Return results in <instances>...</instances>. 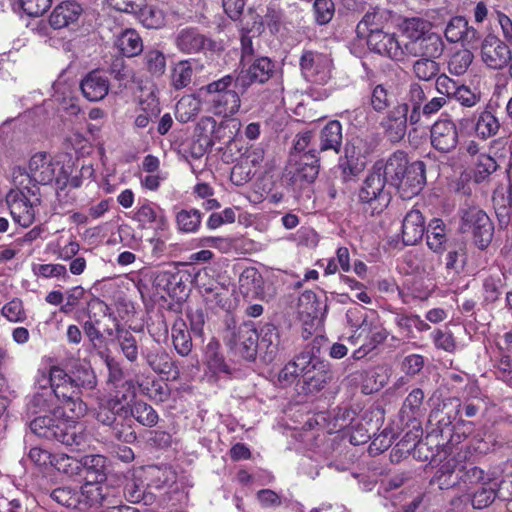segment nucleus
<instances>
[{
    "instance_id": "1",
    "label": "nucleus",
    "mask_w": 512,
    "mask_h": 512,
    "mask_svg": "<svg viewBox=\"0 0 512 512\" xmlns=\"http://www.w3.org/2000/svg\"><path fill=\"white\" fill-rule=\"evenodd\" d=\"M36 383L37 390L27 396L25 403L26 415L29 418L34 417L30 421L31 431L39 437L55 440L66 446L87 444L90 447L87 443L88 434L82 424L58 420L65 418V414L49 385L42 381V373Z\"/></svg>"
},
{
    "instance_id": "2",
    "label": "nucleus",
    "mask_w": 512,
    "mask_h": 512,
    "mask_svg": "<svg viewBox=\"0 0 512 512\" xmlns=\"http://www.w3.org/2000/svg\"><path fill=\"white\" fill-rule=\"evenodd\" d=\"M39 373H42V381L51 388L67 420L79 419L86 414L87 404L83 397L98 385L90 364L77 362L69 371L59 364H52Z\"/></svg>"
},
{
    "instance_id": "3",
    "label": "nucleus",
    "mask_w": 512,
    "mask_h": 512,
    "mask_svg": "<svg viewBox=\"0 0 512 512\" xmlns=\"http://www.w3.org/2000/svg\"><path fill=\"white\" fill-rule=\"evenodd\" d=\"M246 91L244 81L231 73L200 87L199 96L207 112L228 119L239 112Z\"/></svg>"
},
{
    "instance_id": "4",
    "label": "nucleus",
    "mask_w": 512,
    "mask_h": 512,
    "mask_svg": "<svg viewBox=\"0 0 512 512\" xmlns=\"http://www.w3.org/2000/svg\"><path fill=\"white\" fill-rule=\"evenodd\" d=\"M148 487L162 492L170 499L182 501L187 498V490L193 486L190 475L184 471L178 472L167 464L149 465L144 468Z\"/></svg>"
},
{
    "instance_id": "5",
    "label": "nucleus",
    "mask_w": 512,
    "mask_h": 512,
    "mask_svg": "<svg viewBox=\"0 0 512 512\" xmlns=\"http://www.w3.org/2000/svg\"><path fill=\"white\" fill-rule=\"evenodd\" d=\"M356 413L347 406L337 407L331 412H319L309 418L304 426L305 437L316 440L320 431L328 434H336L333 441L338 440L343 430H347Z\"/></svg>"
},
{
    "instance_id": "6",
    "label": "nucleus",
    "mask_w": 512,
    "mask_h": 512,
    "mask_svg": "<svg viewBox=\"0 0 512 512\" xmlns=\"http://www.w3.org/2000/svg\"><path fill=\"white\" fill-rule=\"evenodd\" d=\"M386 184L384 176L373 166L358 191L359 202L371 216L380 215L391 202L392 195L385 188Z\"/></svg>"
},
{
    "instance_id": "7",
    "label": "nucleus",
    "mask_w": 512,
    "mask_h": 512,
    "mask_svg": "<svg viewBox=\"0 0 512 512\" xmlns=\"http://www.w3.org/2000/svg\"><path fill=\"white\" fill-rule=\"evenodd\" d=\"M6 202L16 224L28 228L35 222L36 209L41 200L34 191L27 187L12 189L6 196Z\"/></svg>"
},
{
    "instance_id": "8",
    "label": "nucleus",
    "mask_w": 512,
    "mask_h": 512,
    "mask_svg": "<svg viewBox=\"0 0 512 512\" xmlns=\"http://www.w3.org/2000/svg\"><path fill=\"white\" fill-rule=\"evenodd\" d=\"M410 450L414 459L420 461L430 460L432 467L438 468L435 474V481L441 490L450 488L455 481L446 480V474H450L459 466L463 458L456 450Z\"/></svg>"
},
{
    "instance_id": "9",
    "label": "nucleus",
    "mask_w": 512,
    "mask_h": 512,
    "mask_svg": "<svg viewBox=\"0 0 512 512\" xmlns=\"http://www.w3.org/2000/svg\"><path fill=\"white\" fill-rule=\"evenodd\" d=\"M332 59L324 53L304 49L299 58L303 78L311 83L324 85L331 78Z\"/></svg>"
},
{
    "instance_id": "10",
    "label": "nucleus",
    "mask_w": 512,
    "mask_h": 512,
    "mask_svg": "<svg viewBox=\"0 0 512 512\" xmlns=\"http://www.w3.org/2000/svg\"><path fill=\"white\" fill-rule=\"evenodd\" d=\"M135 396L133 391L129 394L119 392L114 397L101 399L96 409V419L104 425H118V422L130 419L131 399Z\"/></svg>"
},
{
    "instance_id": "11",
    "label": "nucleus",
    "mask_w": 512,
    "mask_h": 512,
    "mask_svg": "<svg viewBox=\"0 0 512 512\" xmlns=\"http://www.w3.org/2000/svg\"><path fill=\"white\" fill-rule=\"evenodd\" d=\"M226 344L247 361H254L259 347V336L252 322H244L230 331Z\"/></svg>"
},
{
    "instance_id": "12",
    "label": "nucleus",
    "mask_w": 512,
    "mask_h": 512,
    "mask_svg": "<svg viewBox=\"0 0 512 512\" xmlns=\"http://www.w3.org/2000/svg\"><path fill=\"white\" fill-rule=\"evenodd\" d=\"M511 54L508 44L493 33H488L480 43L481 60L491 70L507 68Z\"/></svg>"
},
{
    "instance_id": "13",
    "label": "nucleus",
    "mask_w": 512,
    "mask_h": 512,
    "mask_svg": "<svg viewBox=\"0 0 512 512\" xmlns=\"http://www.w3.org/2000/svg\"><path fill=\"white\" fill-rule=\"evenodd\" d=\"M463 230L472 234L475 245L481 250L488 247L494 234V226L489 216L476 208H471L464 214Z\"/></svg>"
},
{
    "instance_id": "14",
    "label": "nucleus",
    "mask_w": 512,
    "mask_h": 512,
    "mask_svg": "<svg viewBox=\"0 0 512 512\" xmlns=\"http://www.w3.org/2000/svg\"><path fill=\"white\" fill-rule=\"evenodd\" d=\"M430 144L441 155L452 153L459 144L456 123L448 118L435 121L430 128Z\"/></svg>"
},
{
    "instance_id": "15",
    "label": "nucleus",
    "mask_w": 512,
    "mask_h": 512,
    "mask_svg": "<svg viewBox=\"0 0 512 512\" xmlns=\"http://www.w3.org/2000/svg\"><path fill=\"white\" fill-rule=\"evenodd\" d=\"M309 354L311 359L305 365L302 388L305 393H315L323 390L333 380L334 373L329 362Z\"/></svg>"
},
{
    "instance_id": "16",
    "label": "nucleus",
    "mask_w": 512,
    "mask_h": 512,
    "mask_svg": "<svg viewBox=\"0 0 512 512\" xmlns=\"http://www.w3.org/2000/svg\"><path fill=\"white\" fill-rule=\"evenodd\" d=\"M133 220L139 228H151L156 235H166L169 221L165 211L157 204L145 200L136 208Z\"/></svg>"
},
{
    "instance_id": "17",
    "label": "nucleus",
    "mask_w": 512,
    "mask_h": 512,
    "mask_svg": "<svg viewBox=\"0 0 512 512\" xmlns=\"http://www.w3.org/2000/svg\"><path fill=\"white\" fill-rule=\"evenodd\" d=\"M409 104L398 103L391 110L387 111L379 125L383 130L384 136L391 143L400 142L406 135L407 122L409 121Z\"/></svg>"
},
{
    "instance_id": "18",
    "label": "nucleus",
    "mask_w": 512,
    "mask_h": 512,
    "mask_svg": "<svg viewBox=\"0 0 512 512\" xmlns=\"http://www.w3.org/2000/svg\"><path fill=\"white\" fill-rule=\"evenodd\" d=\"M317 150H308L305 154L292 156L290 173L293 182L313 183L320 171V157Z\"/></svg>"
},
{
    "instance_id": "19",
    "label": "nucleus",
    "mask_w": 512,
    "mask_h": 512,
    "mask_svg": "<svg viewBox=\"0 0 512 512\" xmlns=\"http://www.w3.org/2000/svg\"><path fill=\"white\" fill-rule=\"evenodd\" d=\"M445 38L450 43H462L471 48L475 47L481 38L480 32L469 25L464 16L452 17L444 30Z\"/></svg>"
},
{
    "instance_id": "20",
    "label": "nucleus",
    "mask_w": 512,
    "mask_h": 512,
    "mask_svg": "<svg viewBox=\"0 0 512 512\" xmlns=\"http://www.w3.org/2000/svg\"><path fill=\"white\" fill-rule=\"evenodd\" d=\"M388 335V331L383 326L372 321H368L367 317H365L357 329L354 330L353 334L348 338V341L352 345L362 343L366 348L373 351L387 340Z\"/></svg>"
},
{
    "instance_id": "21",
    "label": "nucleus",
    "mask_w": 512,
    "mask_h": 512,
    "mask_svg": "<svg viewBox=\"0 0 512 512\" xmlns=\"http://www.w3.org/2000/svg\"><path fill=\"white\" fill-rule=\"evenodd\" d=\"M408 154L403 150L393 152L386 160H378L374 167L380 172L391 186L401 184L409 165Z\"/></svg>"
},
{
    "instance_id": "22",
    "label": "nucleus",
    "mask_w": 512,
    "mask_h": 512,
    "mask_svg": "<svg viewBox=\"0 0 512 512\" xmlns=\"http://www.w3.org/2000/svg\"><path fill=\"white\" fill-rule=\"evenodd\" d=\"M141 356L149 368L156 374L170 375L174 372V378L179 375L176 362L172 359L170 354L158 344L142 346Z\"/></svg>"
},
{
    "instance_id": "23",
    "label": "nucleus",
    "mask_w": 512,
    "mask_h": 512,
    "mask_svg": "<svg viewBox=\"0 0 512 512\" xmlns=\"http://www.w3.org/2000/svg\"><path fill=\"white\" fill-rule=\"evenodd\" d=\"M367 45L371 51L395 61H400L404 57V49L396 35L383 30L368 34Z\"/></svg>"
},
{
    "instance_id": "24",
    "label": "nucleus",
    "mask_w": 512,
    "mask_h": 512,
    "mask_svg": "<svg viewBox=\"0 0 512 512\" xmlns=\"http://www.w3.org/2000/svg\"><path fill=\"white\" fill-rule=\"evenodd\" d=\"M275 73V63L269 57L260 56L255 58L247 69H242L236 73V77L244 81L245 88L254 84L266 83Z\"/></svg>"
},
{
    "instance_id": "25",
    "label": "nucleus",
    "mask_w": 512,
    "mask_h": 512,
    "mask_svg": "<svg viewBox=\"0 0 512 512\" xmlns=\"http://www.w3.org/2000/svg\"><path fill=\"white\" fill-rule=\"evenodd\" d=\"M58 162L47 152H37L28 162L29 177L36 183L47 185L55 179Z\"/></svg>"
},
{
    "instance_id": "26",
    "label": "nucleus",
    "mask_w": 512,
    "mask_h": 512,
    "mask_svg": "<svg viewBox=\"0 0 512 512\" xmlns=\"http://www.w3.org/2000/svg\"><path fill=\"white\" fill-rule=\"evenodd\" d=\"M426 183V169L422 161H415L408 165L400 185L395 188L403 198L410 199L420 193Z\"/></svg>"
},
{
    "instance_id": "27",
    "label": "nucleus",
    "mask_w": 512,
    "mask_h": 512,
    "mask_svg": "<svg viewBox=\"0 0 512 512\" xmlns=\"http://www.w3.org/2000/svg\"><path fill=\"white\" fill-rule=\"evenodd\" d=\"M424 399V391L419 387L413 388L405 397L400 407L398 413L400 421L406 423V425L421 422L427 411Z\"/></svg>"
},
{
    "instance_id": "28",
    "label": "nucleus",
    "mask_w": 512,
    "mask_h": 512,
    "mask_svg": "<svg viewBox=\"0 0 512 512\" xmlns=\"http://www.w3.org/2000/svg\"><path fill=\"white\" fill-rule=\"evenodd\" d=\"M444 42L440 34L428 32L421 39L405 44V49L414 56L436 59L444 51Z\"/></svg>"
},
{
    "instance_id": "29",
    "label": "nucleus",
    "mask_w": 512,
    "mask_h": 512,
    "mask_svg": "<svg viewBox=\"0 0 512 512\" xmlns=\"http://www.w3.org/2000/svg\"><path fill=\"white\" fill-rule=\"evenodd\" d=\"M83 7L76 1L65 0L59 3L49 16L53 29H62L78 22L83 14Z\"/></svg>"
},
{
    "instance_id": "30",
    "label": "nucleus",
    "mask_w": 512,
    "mask_h": 512,
    "mask_svg": "<svg viewBox=\"0 0 512 512\" xmlns=\"http://www.w3.org/2000/svg\"><path fill=\"white\" fill-rule=\"evenodd\" d=\"M177 48L187 54L200 53L211 49L213 41L201 34L196 28L182 29L176 37Z\"/></svg>"
},
{
    "instance_id": "31",
    "label": "nucleus",
    "mask_w": 512,
    "mask_h": 512,
    "mask_svg": "<svg viewBox=\"0 0 512 512\" xmlns=\"http://www.w3.org/2000/svg\"><path fill=\"white\" fill-rule=\"evenodd\" d=\"M425 220L422 213L412 209L402 221V241L404 245H415L420 242L426 232Z\"/></svg>"
},
{
    "instance_id": "32",
    "label": "nucleus",
    "mask_w": 512,
    "mask_h": 512,
    "mask_svg": "<svg viewBox=\"0 0 512 512\" xmlns=\"http://www.w3.org/2000/svg\"><path fill=\"white\" fill-rule=\"evenodd\" d=\"M80 88L86 99L97 102L108 94L109 80L99 70H93L81 81Z\"/></svg>"
},
{
    "instance_id": "33",
    "label": "nucleus",
    "mask_w": 512,
    "mask_h": 512,
    "mask_svg": "<svg viewBox=\"0 0 512 512\" xmlns=\"http://www.w3.org/2000/svg\"><path fill=\"white\" fill-rule=\"evenodd\" d=\"M343 143L342 124L338 120L328 121L319 132L318 152L333 151L339 154Z\"/></svg>"
},
{
    "instance_id": "34",
    "label": "nucleus",
    "mask_w": 512,
    "mask_h": 512,
    "mask_svg": "<svg viewBox=\"0 0 512 512\" xmlns=\"http://www.w3.org/2000/svg\"><path fill=\"white\" fill-rule=\"evenodd\" d=\"M490 360L495 378L512 388V356L509 352L500 343H496Z\"/></svg>"
},
{
    "instance_id": "35",
    "label": "nucleus",
    "mask_w": 512,
    "mask_h": 512,
    "mask_svg": "<svg viewBox=\"0 0 512 512\" xmlns=\"http://www.w3.org/2000/svg\"><path fill=\"white\" fill-rule=\"evenodd\" d=\"M113 319L116 321L115 339L122 355L128 362L136 363L141 354V348L136 337L129 329L123 327L115 317Z\"/></svg>"
},
{
    "instance_id": "36",
    "label": "nucleus",
    "mask_w": 512,
    "mask_h": 512,
    "mask_svg": "<svg viewBox=\"0 0 512 512\" xmlns=\"http://www.w3.org/2000/svg\"><path fill=\"white\" fill-rule=\"evenodd\" d=\"M191 333L185 320L177 317L171 327V339L174 350L181 357H187L192 352L193 341Z\"/></svg>"
},
{
    "instance_id": "37",
    "label": "nucleus",
    "mask_w": 512,
    "mask_h": 512,
    "mask_svg": "<svg viewBox=\"0 0 512 512\" xmlns=\"http://www.w3.org/2000/svg\"><path fill=\"white\" fill-rule=\"evenodd\" d=\"M426 243L434 253L442 254L447 250L448 237L443 220L434 218L429 222L426 229Z\"/></svg>"
},
{
    "instance_id": "38",
    "label": "nucleus",
    "mask_w": 512,
    "mask_h": 512,
    "mask_svg": "<svg viewBox=\"0 0 512 512\" xmlns=\"http://www.w3.org/2000/svg\"><path fill=\"white\" fill-rule=\"evenodd\" d=\"M455 453H460V455L463 457L461 459V462L459 466L450 474H446V480L448 481H455V483L451 486L453 487L458 483L459 480H461L465 485H473V484H481L484 480V472L482 469L471 466L467 468L466 466H463L462 463L466 459V450H456Z\"/></svg>"
},
{
    "instance_id": "39",
    "label": "nucleus",
    "mask_w": 512,
    "mask_h": 512,
    "mask_svg": "<svg viewBox=\"0 0 512 512\" xmlns=\"http://www.w3.org/2000/svg\"><path fill=\"white\" fill-rule=\"evenodd\" d=\"M326 311V300L318 297L315 292L306 290L299 296V317L325 316Z\"/></svg>"
},
{
    "instance_id": "40",
    "label": "nucleus",
    "mask_w": 512,
    "mask_h": 512,
    "mask_svg": "<svg viewBox=\"0 0 512 512\" xmlns=\"http://www.w3.org/2000/svg\"><path fill=\"white\" fill-rule=\"evenodd\" d=\"M115 47L125 57H134L143 51V41L134 29L123 30L115 39Z\"/></svg>"
},
{
    "instance_id": "41",
    "label": "nucleus",
    "mask_w": 512,
    "mask_h": 512,
    "mask_svg": "<svg viewBox=\"0 0 512 512\" xmlns=\"http://www.w3.org/2000/svg\"><path fill=\"white\" fill-rule=\"evenodd\" d=\"M499 129L500 121L495 114L493 106L489 104L479 113L476 119L475 133L479 138L486 140L495 136Z\"/></svg>"
},
{
    "instance_id": "42",
    "label": "nucleus",
    "mask_w": 512,
    "mask_h": 512,
    "mask_svg": "<svg viewBox=\"0 0 512 512\" xmlns=\"http://www.w3.org/2000/svg\"><path fill=\"white\" fill-rule=\"evenodd\" d=\"M309 352L302 351L289 361L279 372L278 381L283 386L291 385L298 376L303 378L305 365L310 361Z\"/></svg>"
},
{
    "instance_id": "43",
    "label": "nucleus",
    "mask_w": 512,
    "mask_h": 512,
    "mask_svg": "<svg viewBox=\"0 0 512 512\" xmlns=\"http://www.w3.org/2000/svg\"><path fill=\"white\" fill-rule=\"evenodd\" d=\"M204 356L211 372L214 374H231V369L221 352V345L215 338H212L206 345Z\"/></svg>"
},
{
    "instance_id": "44",
    "label": "nucleus",
    "mask_w": 512,
    "mask_h": 512,
    "mask_svg": "<svg viewBox=\"0 0 512 512\" xmlns=\"http://www.w3.org/2000/svg\"><path fill=\"white\" fill-rule=\"evenodd\" d=\"M202 105L203 101L199 94L197 96L194 94L182 96L176 104V119L181 123L194 120L198 116Z\"/></svg>"
},
{
    "instance_id": "45",
    "label": "nucleus",
    "mask_w": 512,
    "mask_h": 512,
    "mask_svg": "<svg viewBox=\"0 0 512 512\" xmlns=\"http://www.w3.org/2000/svg\"><path fill=\"white\" fill-rule=\"evenodd\" d=\"M264 279L255 267L245 268L239 276V287L244 296L256 297L263 293Z\"/></svg>"
},
{
    "instance_id": "46",
    "label": "nucleus",
    "mask_w": 512,
    "mask_h": 512,
    "mask_svg": "<svg viewBox=\"0 0 512 512\" xmlns=\"http://www.w3.org/2000/svg\"><path fill=\"white\" fill-rule=\"evenodd\" d=\"M259 347L265 349V357L272 361L279 350L280 333L278 328L272 323H265L258 333Z\"/></svg>"
},
{
    "instance_id": "47",
    "label": "nucleus",
    "mask_w": 512,
    "mask_h": 512,
    "mask_svg": "<svg viewBox=\"0 0 512 512\" xmlns=\"http://www.w3.org/2000/svg\"><path fill=\"white\" fill-rule=\"evenodd\" d=\"M82 472L85 480L89 477L94 482H103L106 478L107 460L100 454L87 455L81 458Z\"/></svg>"
},
{
    "instance_id": "48",
    "label": "nucleus",
    "mask_w": 512,
    "mask_h": 512,
    "mask_svg": "<svg viewBox=\"0 0 512 512\" xmlns=\"http://www.w3.org/2000/svg\"><path fill=\"white\" fill-rule=\"evenodd\" d=\"M506 277L500 270L491 271L483 280V292L486 302L494 303L502 295Z\"/></svg>"
},
{
    "instance_id": "49",
    "label": "nucleus",
    "mask_w": 512,
    "mask_h": 512,
    "mask_svg": "<svg viewBox=\"0 0 512 512\" xmlns=\"http://www.w3.org/2000/svg\"><path fill=\"white\" fill-rule=\"evenodd\" d=\"M473 60L474 54L470 49H457L449 56L447 69L454 76H462L467 72Z\"/></svg>"
},
{
    "instance_id": "50",
    "label": "nucleus",
    "mask_w": 512,
    "mask_h": 512,
    "mask_svg": "<svg viewBox=\"0 0 512 512\" xmlns=\"http://www.w3.org/2000/svg\"><path fill=\"white\" fill-rule=\"evenodd\" d=\"M393 103V93L383 84L373 85L370 88L369 105L371 109L383 114L387 112Z\"/></svg>"
},
{
    "instance_id": "51",
    "label": "nucleus",
    "mask_w": 512,
    "mask_h": 512,
    "mask_svg": "<svg viewBox=\"0 0 512 512\" xmlns=\"http://www.w3.org/2000/svg\"><path fill=\"white\" fill-rule=\"evenodd\" d=\"M252 26L255 28V33L260 35L264 26L266 25L272 34L279 32L282 25V13L279 10L268 7L266 14L261 17L258 14L252 15Z\"/></svg>"
},
{
    "instance_id": "52",
    "label": "nucleus",
    "mask_w": 512,
    "mask_h": 512,
    "mask_svg": "<svg viewBox=\"0 0 512 512\" xmlns=\"http://www.w3.org/2000/svg\"><path fill=\"white\" fill-rule=\"evenodd\" d=\"M259 35L255 33V28L250 25L249 22H242L241 29V63L251 62L252 58L256 55L259 46V40L257 45L254 43V39L258 38Z\"/></svg>"
},
{
    "instance_id": "53",
    "label": "nucleus",
    "mask_w": 512,
    "mask_h": 512,
    "mask_svg": "<svg viewBox=\"0 0 512 512\" xmlns=\"http://www.w3.org/2000/svg\"><path fill=\"white\" fill-rule=\"evenodd\" d=\"M177 229L182 233H195L202 222V213L195 208L181 209L175 216Z\"/></svg>"
},
{
    "instance_id": "54",
    "label": "nucleus",
    "mask_w": 512,
    "mask_h": 512,
    "mask_svg": "<svg viewBox=\"0 0 512 512\" xmlns=\"http://www.w3.org/2000/svg\"><path fill=\"white\" fill-rule=\"evenodd\" d=\"M497 479L483 481L472 495V505L475 509H483L489 506L495 498Z\"/></svg>"
},
{
    "instance_id": "55",
    "label": "nucleus",
    "mask_w": 512,
    "mask_h": 512,
    "mask_svg": "<svg viewBox=\"0 0 512 512\" xmlns=\"http://www.w3.org/2000/svg\"><path fill=\"white\" fill-rule=\"evenodd\" d=\"M52 466L68 476L78 475L82 472L81 458L67 455L61 450H54Z\"/></svg>"
},
{
    "instance_id": "56",
    "label": "nucleus",
    "mask_w": 512,
    "mask_h": 512,
    "mask_svg": "<svg viewBox=\"0 0 512 512\" xmlns=\"http://www.w3.org/2000/svg\"><path fill=\"white\" fill-rule=\"evenodd\" d=\"M407 98L411 105L409 122L411 125L418 124L421 120V107L426 100L423 87L416 82L410 84Z\"/></svg>"
},
{
    "instance_id": "57",
    "label": "nucleus",
    "mask_w": 512,
    "mask_h": 512,
    "mask_svg": "<svg viewBox=\"0 0 512 512\" xmlns=\"http://www.w3.org/2000/svg\"><path fill=\"white\" fill-rule=\"evenodd\" d=\"M142 64L151 76L160 77L166 69V57L158 49H149L143 54Z\"/></svg>"
},
{
    "instance_id": "58",
    "label": "nucleus",
    "mask_w": 512,
    "mask_h": 512,
    "mask_svg": "<svg viewBox=\"0 0 512 512\" xmlns=\"http://www.w3.org/2000/svg\"><path fill=\"white\" fill-rule=\"evenodd\" d=\"M371 438L370 433L361 423L350 426L347 430L341 432L338 438L339 445L341 446H360L366 444Z\"/></svg>"
},
{
    "instance_id": "59",
    "label": "nucleus",
    "mask_w": 512,
    "mask_h": 512,
    "mask_svg": "<svg viewBox=\"0 0 512 512\" xmlns=\"http://www.w3.org/2000/svg\"><path fill=\"white\" fill-rule=\"evenodd\" d=\"M472 173L475 182L481 183L497 170L496 160L487 153H484L471 163Z\"/></svg>"
},
{
    "instance_id": "60",
    "label": "nucleus",
    "mask_w": 512,
    "mask_h": 512,
    "mask_svg": "<svg viewBox=\"0 0 512 512\" xmlns=\"http://www.w3.org/2000/svg\"><path fill=\"white\" fill-rule=\"evenodd\" d=\"M193 67L189 60L179 61L171 72V85L176 90L186 88L192 81Z\"/></svg>"
},
{
    "instance_id": "61",
    "label": "nucleus",
    "mask_w": 512,
    "mask_h": 512,
    "mask_svg": "<svg viewBox=\"0 0 512 512\" xmlns=\"http://www.w3.org/2000/svg\"><path fill=\"white\" fill-rule=\"evenodd\" d=\"M430 27L431 23L425 19L418 17L407 18L403 22L402 32L409 39V42H414L426 35Z\"/></svg>"
},
{
    "instance_id": "62",
    "label": "nucleus",
    "mask_w": 512,
    "mask_h": 512,
    "mask_svg": "<svg viewBox=\"0 0 512 512\" xmlns=\"http://www.w3.org/2000/svg\"><path fill=\"white\" fill-rule=\"evenodd\" d=\"M130 417L135 418L137 422L148 427L156 425L159 419L156 410L143 401H136L133 406L131 405Z\"/></svg>"
},
{
    "instance_id": "63",
    "label": "nucleus",
    "mask_w": 512,
    "mask_h": 512,
    "mask_svg": "<svg viewBox=\"0 0 512 512\" xmlns=\"http://www.w3.org/2000/svg\"><path fill=\"white\" fill-rule=\"evenodd\" d=\"M83 333L86 336L91 347L103 356L104 351H108L107 340L100 327L95 326L91 321H85L82 324Z\"/></svg>"
},
{
    "instance_id": "64",
    "label": "nucleus",
    "mask_w": 512,
    "mask_h": 512,
    "mask_svg": "<svg viewBox=\"0 0 512 512\" xmlns=\"http://www.w3.org/2000/svg\"><path fill=\"white\" fill-rule=\"evenodd\" d=\"M424 499V493L419 490L412 492H401L399 496H395L392 499V506L400 505L402 507L401 512H415L416 509L422 504Z\"/></svg>"
}]
</instances>
